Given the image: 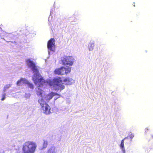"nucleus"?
<instances>
[{"mask_svg":"<svg viewBox=\"0 0 153 153\" xmlns=\"http://www.w3.org/2000/svg\"><path fill=\"white\" fill-rule=\"evenodd\" d=\"M44 82L43 83H40L39 84L36 85L38 87L36 88V94L37 95L42 97L44 91L41 88H45V86L48 84L50 86L52 87L53 89L55 90L63 89L65 88L64 84L71 85L74 82V80L71 78H68L62 79L60 77L57 79H53L52 80L47 79L45 82L44 79Z\"/></svg>","mask_w":153,"mask_h":153,"instance_id":"nucleus-1","label":"nucleus"},{"mask_svg":"<svg viewBox=\"0 0 153 153\" xmlns=\"http://www.w3.org/2000/svg\"><path fill=\"white\" fill-rule=\"evenodd\" d=\"M26 61L28 68L31 69L33 73L32 79L34 83L36 85H37V84H39L40 83L43 82L44 79L40 74L35 63L30 59H27Z\"/></svg>","mask_w":153,"mask_h":153,"instance_id":"nucleus-2","label":"nucleus"},{"mask_svg":"<svg viewBox=\"0 0 153 153\" xmlns=\"http://www.w3.org/2000/svg\"><path fill=\"white\" fill-rule=\"evenodd\" d=\"M37 145L33 141H27L23 146V153H34Z\"/></svg>","mask_w":153,"mask_h":153,"instance_id":"nucleus-3","label":"nucleus"},{"mask_svg":"<svg viewBox=\"0 0 153 153\" xmlns=\"http://www.w3.org/2000/svg\"><path fill=\"white\" fill-rule=\"evenodd\" d=\"M61 61L62 64L64 65L71 66L74 62L73 57L72 56H65L61 58Z\"/></svg>","mask_w":153,"mask_h":153,"instance_id":"nucleus-4","label":"nucleus"},{"mask_svg":"<svg viewBox=\"0 0 153 153\" xmlns=\"http://www.w3.org/2000/svg\"><path fill=\"white\" fill-rule=\"evenodd\" d=\"M71 68L67 67L66 68L62 67L60 68L56 69L54 71L55 74L63 75L70 72Z\"/></svg>","mask_w":153,"mask_h":153,"instance_id":"nucleus-5","label":"nucleus"},{"mask_svg":"<svg viewBox=\"0 0 153 153\" xmlns=\"http://www.w3.org/2000/svg\"><path fill=\"white\" fill-rule=\"evenodd\" d=\"M55 42V40L53 38L51 39L48 42L47 47L48 49V52L49 54L50 53L49 51H54Z\"/></svg>","mask_w":153,"mask_h":153,"instance_id":"nucleus-6","label":"nucleus"},{"mask_svg":"<svg viewBox=\"0 0 153 153\" xmlns=\"http://www.w3.org/2000/svg\"><path fill=\"white\" fill-rule=\"evenodd\" d=\"M42 109L43 112L46 115L50 114L51 113V108L50 106L47 104L45 105L42 107Z\"/></svg>","mask_w":153,"mask_h":153,"instance_id":"nucleus-7","label":"nucleus"},{"mask_svg":"<svg viewBox=\"0 0 153 153\" xmlns=\"http://www.w3.org/2000/svg\"><path fill=\"white\" fill-rule=\"evenodd\" d=\"M57 95H58V94L56 93L51 92L45 95V99L46 101H48L51 99L53 96H57Z\"/></svg>","mask_w":153,"mask_h":153,"instance_id":"nucleus-8","label":"nucleus"},{"mask_svg":"<svg viewBox=\"0 0 153 153\" xmlns=\"http://www.w3.org/2000/svg\"><path fill=\"white\" fill-rule=\"evenodd\" d=\"M27 83V80L25 78H22L18 81L17 85L18 86L22 85L23 84H26Z\"/></svg>","mask_w":153,"mask_h":153,"instance_id":"nucleus-9","label":"nucleus"},{"mask_svg":"<svg viewBox=\"0 0 153 153\" xmlns=\"http://www.w3.org/2000/svg\"><path fill=\"white\" fill-rule=\"evenodd\" d=\"M57 152L56 148L54 146H51L49 148L47 153H56Z\"/></svg>","mask_w":153,"mask_h":153,"instance_id":"nucleus-10","label":"nucleus"},{"mask_svg":"<svg viewBox=\"0 0 153 153\" xmlns=\"http://www.w3.org/2000/svg\"><path fill=\"white\" fill-rule=\"evenodd\" d=\"M38 102L40 104L42 107L47 104L42 98L39 99L38 100Z\"/></svg>","mask_w":153,"mask_h":153,"instance_id":"nucleus-11","label":"nucleus"},{"mask_svg":"<svg viewBox=\"0 0 153 153\" xmlns=\"http://www.w3.org/2000/svg\"><path fill=\"white\" fill-rule=\"evenodd\" d=\"M94 43L92 42H90L88 45V48L89 51H92L94 49Z\"/></svg>","mask_w":153,"mask_h":153,"instance_id":"nucleus-12","label":"nucleus"},{"mask_svg":"<svg viewBox=\"0 0 153 153\" xmlns=\"http://www.w3.org/2000/svg\"><path fill=\"white\" fill-rule=\"evenodd\" d=\"M26 84H27V86L30 88L31 89H33V84L29 82L28 81L27 83Z\"/></svg>","mask_w":153,"mask_h":153,"instance_id":"nucleus-13","label":"nucleus"},{"mask_svg":"<svg viewBox=\"0 0 153 153\" xmlns=\"http://www.w3.org/2000/svg\"><path fill=\"white\" fill-rule=\"evenodd\" d=\"M48 145V142L47 141L44 140L43 146V147L41 149H42L43 148H46L47 147Z\"/></svg>","mask_w":153,"mask_h":153,"instance_id":"nucleus-14","label":"nucleus"},{"mask_svg":"<svg viewBox=\"0 0 153 153\" xmlns=\"http://www.w3.org/2000/svg\"><path fill=\"white\" fill-rule=\"evenodd\" d=\"M11 87V85L10 84H7L6 85L4 88L3 91L4 92H5L7 89Z\"/></svg>","mask_w":153,"mask_h":153,"instance_id":"nucleus-15","label":"nucleus"},{"mask_svg":"<svg viewBox=\"0 0 153 153\" xmlns=\"http://www.w3.org/2000/svg\"><path fill=\"white\" fill-rule=\"evenodd\" d=\"M124 140H122V141H121V144L120 145V147L121 149L125 148L124 146Z\"/></svg>","mask_w":153,"mask_h":153,"instance_id":"nucleus-16","label":"nucleus"},{"mask_svg":"<svg viewBox=\"0 0 153 153\" xmlns=\"http://www.w3.org/2000/svg\"><path fill=\"white\" fill-rule=\"evenodd\" d=\"M128 137H129L131 139V141L132 138L134 136V134L132 133L131 132H130L128 135Z\"/></svg>","mask_w":153,"mask_h":153,"instance_id":"nucleus-17","label":"nucleus"},{"mask_svg":"<svg viewBox=\"0 0 153 153\" xmlns=\"http://www.w3.org/2000/svg\"><path fill=\"white\" fill-rule=\"evenodd\" d=\"M30 94H25V98L26 100H27L29 99L30 98Z\"/></svg>","mask_w":153,"mask_h":153,"instance_id":"nucleus-18","label":"nucleus"},{"mask_svg":"<svg viewBox=\"0 0 153 153\" xmlns=\"http://www.w3.org/2000/svg\"><path fill=\"white\" fill-rule=\"evenodd\" d=\"M5 93L4 94L2 95V98L1 99V100L3 101L5 99Z\"/></svg>","mask_w":153,"mask_h":153,"instance_id":"nucleus-19","label":"nucleus"},{"mask_svg":"<svg viewBox=\"0 0 153 153\" xmlns=\"http://www.w3.org/2000/svg\"><path fill=\"white\" fill-rule=\"evenodd\" d=\"M121 149L122 150L123 153H125V148L122 149Z\"/></svg>","mask_w":153,"mask_h":153,"instance_id":"nucleus-20","label":"nucleus"},{"mask_svg":"<svg viewBox=\"0 0 153 153\" xmlns=\"http://www.w3.org/2000/svg\"><path fill=\"white\" fill-rule=\"evenodd\" d=\"M57 95V96H58V97H54V100H56L57 99H58V98H59V97H59V95L58 94V95Z\"/></svg>","mask_w":153,"mask_h":153,"instance_id":"nucleus-21","label":"nucleus"},{"mask_svg":"<svg viewBox=\"0 0 153 153\" xmlns=\"http://www.w3.org/2000/svg\"><path fill=\"white\" fill-rule=\"evenodd\" d=\"M148 129L147 128H146L145 129V132H146V131L148 130Z\"/></svg>","mask_w":153,"mask_h":153,"instance_id":"nucleus-22","label":"nucleus"},{"mask_svg":"<svg viewBox=\"0 0 153 153\" xmlns=\"http://www.w3.org/2000/svg\"><path fill=\"white\" fill-rule=\"evenodd\" d=\"M128 137H125L124 138V139H123V140H125V139H128Z\"/></svg>","mask_w":153,"mask_h":153,"instance_id":"nucleus-23","label":"nucleus"},{"mask_svg":"<svg viewBox=\"0 0 153 153\" xmlns=\"http://www.w3.org/2000/svg\"><path fill=\"white\" fill-rule=\"evenodd\" d=\"M134 6H135V4H134Z\"/></svg>","mask_w":153,"mask_h":153,"instance_id":"nucleus-24","label":"nucleus"},{"mask_svg":"<svg viewBox=\"0 0 153 153\" xmlns=\"http://www.w3.org/2000/svg\"><path fill=\"white\" fill-rule=\"evenodd\" d=\"M152 137H153V136Z\"/></svg>","mask_w":153,"mask_h":153,"instance_id":"nucleus-25","label":"nucleus"}]
</instances>
